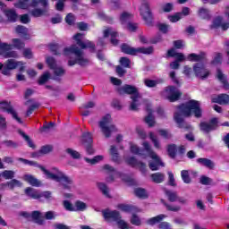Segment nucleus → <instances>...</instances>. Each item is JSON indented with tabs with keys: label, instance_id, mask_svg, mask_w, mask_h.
<instances>
[{
	"label": "nucleus",
	"instance_id": "3",
	"mask_svg": "<svg viewBox=\"0 0 229 229\" xmlns=\"http://www.w3.org/2000/svg\"><path fill=\"white\" fill-rule=\"evenodd\" d=\"M64 56H69V55H74L76 56L75 60H69L68 65L72 67L73 65H80L81 67H87L90 64V60L84 58L83 52L76 45H72L70 47L64 48Z\"/></svg>",
	"mask_w": 229,
	"mask_h": 229
},
{
	"label": "nucleus",
	"instance_id": "6",
	"mask_svg": "<svg viewBox=\"0 0 229 229\" xmlns=\"http://www.w3.org/2000/svg\"><path fill=\"white\" fill-rule=\"evenodd\" d=\"M142 146L144 147L145 151H147L148 157L152 158V160H155V162L148 163V167L151 171H158L159 165H164V163L160 160V157L153 151V148H151V145H149V142L144 141Z\"/></svg>",
	"mask_w": 229,
	"mask_h": 229
},
{
	"label": "nucleus",
	"instance_id": "32",
	"mask_svg": "<svg viewBox=\"0 0 229 229\" xmlns=\"http://www.w3.org/2000/svg\"><path fill=\"white\" fill-rule=\"evenodd\" d=\"M155 53V47H137L136 48V55H153Z\"/></svg>",
	"mask_w": 229,
	"mask_h": 229
},
{
	"label": "nucleus",
	"instance_id": "10",
	"mask_svg": "<svg viewBox=\"0 0 229 229\" xmlns=\"http://www.w3.org/2000/svg\"><path fill=\"white\" fill-rule=\"evenodd\" d=\"M73 39L75 40L77 46L81 47V49H90V53H96V44L90 40H87L86 43L83 42V34L82 33H76L73 36Z\"/></svg>",
	"mask_w": 229,
	"mask_h": 229
},
{
	"label": "nucleus",
	"instance_id": "20",
	"mask_svg": "<svg viewBox=\"0 0 229 229\" xmlns=\"http://www.w3.org/2000/svg\"><path fill=\"white\" fill-rule=\"evenodd\" d=\"M216 78H217L218 81H220V83H222L223 89H225V90H229L228 79H227L226 75H225L223 73V71H221V69H219V68L216 70Z\"/></svg>",
	"mask_w": 229,
	"mask_h": 229
},
{
	"label": "nucleus",
	"instance_id": "51",
	"mask_svg": "<svg viewBox=\"0 0 229 229\" xmlns=\"http://www.w3.org/2000/svg\"><path fill=\"white\" fill-rule=\"evenodd\" d=\"M131 153L133 155H139L140 157H144V149H140L137 145L131 146Z\"/></svg>",
	"mask_w": 229,
	"mask_h": 229
},
{
	"label": "nucleus",
	"instance_id": "39",
	"mask_svg": "<svg viewBox=\"0 0 229 229\" xmlns=\"http://www.w3.org/2000/svg\"><path fill=\"white\" fill-rule=\"evenodd\" d=\"M51 79V73L49 72H45L38 80V85H46L47 81Z\"/></svg>",
	"mask_w": 229,
	"mask_h": 229
},
{
	"label": "nucleus",
	"instance_id": "57",
	"mask_svg": "<svg viewBox=\"0 0 229 229\" xmlns=\"http://www.w3.org/2000/svg\"><path fill=\"white\" fill-rule=\"evenodd\" d=\"M13 44L16 49L20 50L24 49V47H26V44L19 38H13Z\"/></svg>",
	"mask_w": 229,
	"mask_h": 229
},
{
	"label": "nucleus",
	"instance_id": "38",
	"mask_svg": "<svg viewBox=\"0 0 229 229\" xmlns=\"http://www.w3.org/2000/svg\"><path fill=\"white\" fill-rule=\"evenodd\" d=\"M49 49L53 55L55 56H61L62 55V46L58 44H50Z\"/></svg>",
	"mask_w": 229,
	"mask_h": 229
},
{
	"label": "nucleus",
	"instance_id": "26",
	"mask_svg": "<svg viewBox=\"0 0 229 229\" xmlns=\"http://www.w3.org/2000/svg\"><path fill=\"white\" fill-rule=\"evenodd\" d=\"M15 32L18 35H21V37H22V38H24L25 40H30V35L28 33V28H26L22 25H17L15 27Z\"/></svg>",
	"mask_w": 229,
	"mask_h": 229
},
{
	"label": "nucleus",
	"instance_id": "41",
	"mask_svg": "<svg viewBox=\"0 0 229 229\" xmlns=\"http://www.w3.org/2000/svg\"><path fill=\"white\" fill-rule=\"evenodd\" d=\"M161 203L165 207L168 212H179V210H182V208L180 206L169 205L164 199H161Z\"/></svg>",
	"mask_w": 229,
	"mask_h": 229
},
{
	"label": "nucleus",
	"instance_id": "4",
	"mask_svg": "<svg viewBox=\"0 0 229 229\" xmlns=\"http://www.w3.org/2000/svg\"><path fill=\"white\" fill-rule=\"evenodd\" d=\"M102 216L105 221H114L119 229H130V225L126 221L123 220L121 213L117 210L110 211V209H105L102 211Z\"/></svg>",
	"mask_w": 229,
	"mask_h": 229
},
{
	"label": "nucleus",
	"instance_id": "34",
	"mask_svg": "<svg viewBox=\"0 0 229 229\" xmlns=\"http://www.w3.org/2000/svg\"><path fill=\"white\" fill-rule=\"evenodd\" d=\"M165 194L170 203L178 201V192L170 190H165Z\"/></svg>",
	"mask_w": 229,
	"mask_h": 229
},
{
	"label": "nucleus",
	"instance_id": "9",
	"mask_svg": "<svg viewBox=\"0 0 229 229\" xmlns=\"http://www.w3.org/2000/svg\"><path fill=\"white\" fill-rule=\"evenodd\" d=\"M140 13L147 26H153L154 17L148 3H144L141 4Z\"/></svg>",
	"mask_w": 229,
	"mask_h": 229
},
{
	"label": "nucleus",
	"instance_id": "18",
	"mask_svg": "<svg viewBox=\"0 0 229 229\" xmlns=\"http://www.w3.org/2000/svg\"><path fill=\"white\" fill-rule=\"evenodd\" d=\"M207 59V54L205 52H200L199 55L191 53L187 55L186 60L188 62H203Z\"/></svg>",
	"mask_w": 229,
	"mask_h": 229
},
{
	"label": "nucleus",
	"instance_id": "24",
	"mask_svg": "<svg viewBox=\"0 0 229 229\" xmlns=\"http://www.w3.org/2000/svg\"><path fill=\"white\" fill-rule=\"evenodd\" d=\"M212 102L217 103V105H229V95L226 93L219 94L213 98Z\"/></svg>",
	"mask_w": 229,
	"mask_h": 229
},
{
	"label": "nucleus",
	"instance_id": "12",
	"mask_svg": "<svg viewBox=\"0 0 229 229\" xmlns=\"http://www.w3.org/2000/svg\"><path fill=\"white\" fill-rule=\"evenodd\" d=\"M19 65H22V62H17L13 59H9L6 61L4 64L0 63V71H2V74L4 76H12L10 71H13V69H17Z\"/></svg>",
	"mask_w": 229,
	"mask_h": 229
},
{
	"label": "nucleus",
	"instance_id": "37",
	"mask_svg": "<svg viewBox=\"0 0 229 229\" xmlns=\"http://www.w3.org/2000/svg\"><path fill=\"white\" fill-rule=\"evenodd\" d=\"M131 19H133V14L124 12L120 16V22L121 24H129Z\"/></svg>",
	"mask_w": 229,
	"mask_h": 229
},
{
	"label": "nucleus",
	"instance_id": "22",
	"mask_svg": "<svg viewBox=\"0 0 229 229\" xmlns=\"http://www.w3.org/2000/svg\"><path fill=\"white\" fill-rule=\"evenodd\" d=\"M24 182H27L32 187H40L42 185V182L37 179L32 174H25L23 175Z\"/></svg>",
	"mask_w": 229,
	"mask_h": 229
},
{
	"label": "nucleus",
	"instance_id": "54",
	"mask_svg": "<svg viewBox=\"0 0 229 229\" xmlns=\"http://www.w3.org/2000/svg\"><path fill=\"white\" fill-rule=\"evenodd\" d=\"M145 123L148 124L149 128H153V126H155V118L153 117V113H148V114L145 117Z\"/></svg>",
	"mask_w": 229,
	"mask_h": 229
},
{
	"label": "nucleus",
	"instance_id": "14",
	"mask_svg": "<svg viewBox=\"0 0 229 229\" xmlns=\"http://www.w3.org/2000/svg\"><path fill=\"white\" fill-rule=\"evenodd\" d=\"M219 122L217 121L216 117L211 118L209 120V123L202 122L199 123L200 131H203V133H210V131H215V130H217Z\"/></svg>",
	"mask_w": 229,
	"mask_h": 229
},
{
	"label": "nucleus",
	"instance_id": "27",
	"mask_svg": "<svg viewBox=\"0 0 229 229\" xmlns=\"http://www.w3.org/2000/svg\"><path fill=\"white\" fill-rule=\"evenodd\" d=\"M24 192L25 195L30 198L31 199H40V193L38 192V191L31 187H27Z\"/></svg>",
	"mask_w": 229,
	"mask_h": 229
},
{
	"label": "nucleus",
	"instance_id": "19",
	"mask_svg": "<svg viewBox=\"0 0 229 229\" xmlns=\"http://www.w3.org/2000/svg\"><path fill=\"white\" fill-rule=\"evenodd\" d=\"M119 210H122V212H125L126 214L133 213L136 214L137 212H140L139 208L133 205L130 204H118Z\"/></svg>",
	"mask_w": 229,
	"mask_h": 229
},
{
	"label": "nucleus",
	"instance_id": "17",
	"mask_svg": "<svg viewBox=\"0 0 229 229\" xmlns=\"http://www.w3.org/2000/svg\"><path fill=\"white\" fill-rule=\"evenodd\" d=\"M110 38V43L112 46H119V39H117V37H119V32L115 30H112V28L106 29L104 30V38Z\"/></svg>",
	"mask_w": 229,
	"mask_h": 229
},
{
	"label": "nucleus",
	"instance_id": "60",
	"mask_svg": "<svg viewBox=\"0 0 229 229\" xmlns=\"http://www.w3.org/2000/svg\"><path fill=\"white\" fill-rule=\"evenodd\" d=\"M54 75L57 78H62V76H65V69L62 66H56L54 70Z\"/></svg>",
	"mask_w": 229,
	"mask_h": 229
},
{
	"label": "nucleus",
	"instance_id": "36",
	"mask_svg": "<svg viewBox=\"0 0 229 229\" xmlns=\"http://www.w3.org/2000/svg\"><path fill=\"white\" fill-rule=\"evenodd\" d=\"M134 194L137 196V198H140V199H148L149 198V195H148V191L144 188H136L134 190Z\"/></svg>",
	"mask_w": 229,
	"mask_h": 229
},
{
	"label": "nucleus",
	"instance_id": "64",
	"mask_svg": "<svg viewBox=\"0 0 229 229\" xmlns=\"http://www.w3.org/2000/svg\"><path fill=\"white\" fill-rule=\"evenodd\" d=\"M223 24V16H217L213 21V28H221Z\"/></svg>",
	"mask_w": 229,
	"mask_h": 229
},
{
	"label": "nucleus",
	"instance_id": "43",
	"mask_svg": "<svg viewBox=\"0 0 229 229\" xmlns=\"http://www.w3.org/2000/svg\"><path fill=\"white\" fill-rule=\"evenodd\" d=\"M94 140L92 139V134L90 132L82 133V144L87 146L89 144H93Z\"/></svg>",
	"mask_w": 229,
	"mask_h": 229
},
{
	"label": "nucleus",
	"instance_id": "55",
	"mask_svg": "<svg viewBox=\"0 0 229 229\" xmlns=\"http://www.w3.org/2000/svg\"><path fill=\"white\" fill-rule=\"evenodd\" d=\"M181 177L184 183H191V182H192L191 175L189 174V171L187 170H182L181 172Z\"/></svg>",
	"mask_w": 229,
	"mask_h": 229
},
{
	"label": "nucleus",
	"instance_id": "8",
	"mask_svg": "<svg viewBox=\"0 0 229 229\" xmlns=\"http://www.w3.org/2000/svg\"><path fill=\"white\" fill-rule=\"evenodd\" d=\"M111 119L112 116L107 114L102 118V121L99 122V128L106 139H110V137H112V131H115V125L108 126Z\"/></svg>",
	"mask_w": 229,
	"mask_h": 229
},
{
	"label": "nucleus",
	"instance_id": "33",
	"mask_svg": "<svg viewBox=\"0 0 229 229\" xmlns=\"http://www.w3.org/2000/svg\"><path fill=\"white\" fill-rule=\"evenodd\" d=\"M167 155L170 158H176V153H178V147L176 146V144H169L167 145Z\"/></svg>",
	"mask_w": 229,
	"mask_h": 229
},
{
	"label": "nucleus",
	"instance_id": "5",
	"mask_svg": "<svg viewBox=\"0 0 229 229\" xmlns=\"http://www.w3.org/2000/svg\"><path fill=\"white\" fill-rule=\"evenodd\" d=\"M116 92L119 94V96H124V94L131 96V99L132 101L131 103H137V101H139V98H140L139 89L130 84H124L122 87H118L116 89Z\"/></svg>",
	"mask_w": 229,
	"mask_h": 229
},
{
	"label": "nucleus",
	"instance_id": "62",
	"mask_svg": "<svg viewBox=\"0 0 229 229\" xmlns=\"http://www.w3.org/2000/svg\"><path fill=\"white\" fill-rule=\"evenodd\" d=\"M51 151H53V145H45L41 147L38 153L41 155H47V153H51Z\"/></svg>",
	"mask_w": 229,
	"mask_h": 229
},
{
	"label": "nucleus",
	"instance_id": "53",
	"mask_svg": "<svg viewBox=\"0 0 229 229\" xmlns=\"http://www.w3.org/2000/svg\"><path fill=\"white\" fill-rule=\"evenodd\" d=\"M2 176L4 180H13V178H15V172L12 170H4L2 173Z\"/></svg>",
	"mask_w": 229,
	"mask_h": 229
},
{
	"label": "nucleus",
	"instance_id": "11",
	"mask_svg": "<svg viewBox=\"0 0 229 229\" xmlns=\"http://www.w3.org/2000/svg\"><path fill=\"white\" fill-rule=\"evenodd\" d=\"M0 110H2V112H6L7 114H10L12 115L13 119H14V121H17V123H19V124L23 123L22 119H21V117H19V114H17V112L13 108V106H12V102H8L6 100L1 101L0 102Z\"/></svg>",
	"mask_w": 229,
	"mask_h": 229
},
{
	"label": "nucleus",
	"instance_id": "13",
	"mask_svg": "<svg viewBox=\"0 0 229 229\" xmlns=\"http://www.w3.org/2000/svg\"><path fill=\"white\" fill-rule=\"evenodd\" d=\"M165 91L166 92V99L170 101V103H175V101H179L182 98V91L178 90L175 86H168L165 88Z\"/></svg>",
	"mask_w": 229,
	"mask_h": 229
},
{
	"label": "nucleus",
	"instance_id": "31",
	"mask_svg": "<svg viewBox=\"0 0 229 229\" xmlns=\"http://www.w3.org/2000/svg\"><path fill=\"white\" fill-rule=\"evenodd\" d=\"M150 178L154 183H163L164 180H165V174L157 172L150 174Z\"/></svg>",
	"mask_w": 229,
	"mask_h": 229
},
{
	"label": "nucleus",
	"instance_id": "29",
	"mask_svg": "<svg viewBox=\"0 0 229 229\" xmlns=\"http://www.w3.org/2000/svg\"><path fill=\"white\" fill-rule=\"evenodd\" d=\"M2 186L8 187L10 191H13L15 187H22V182L17 179H11V181L3 183Z\"/></svg>",
	"mask_w": 229,
	"mask_h": 229
},
{
	"label": "nucleus",
	"instance_id": "52",
	"mask_svg": "<svg viewBox=\"0 0 229 229\" xmlns=\"http://www.w3.org/2000/svg\"><path fill=\"white\" fill-rule=\"evenodd\" d=\"M85 162H88V164H90L91 165H95V164H98V162H101L103 160V156H96L93 158L85 157Z\"/></svg>",
	"mask_w": 229,
	"mask_h": 229
},
{
	"label": "nucleus",
	"instance_id": "45",
	"mask_svg": "<svg viewBox=\"0 0 229 229\" xmlns=\"http://www.w3.org/2000/svg\"><path fill=\"white\" fill-rule=\"evenodd\" d=\"M131 224L133 225L134 226H140L142 225V220L139 216V215L133 213L131 216L130 220Z\"/></svg>",
	"mask_w": 229,
	"mask_h": 229
},
{
	"label": "nucleus",
	"instance_id": "56",
	"mask_svg": "<svg viewBox=\"0 0 229 229\" xmlns=\"http://www.w3.org/2000/svg\"><path fill=\"white\" fill-rule=\"evenodd\" d=\"M97 185L99 191L104 194V196H106L108 198L109 197L108 186H106L105 182H98Z\"/></svg>",
	"mask_w": 229,
	"mask_h": 229
},
{
	"label": "nucleus",
	"instance_id": "30",
	"mask_svg": "<svg viewBox=\"0 0 229 229\" xmlns=\"http://www.w3.org/2000/svg\"><path fill=\"white\" fill-rule=\"evenodd\" d=\"M198 15L203 21H210L212 16L210 15V11L205 7H201L198 11Z\"/></svg>",
	"mask_w": 229,
	"mask_h": 229
},
{
	"label": "nucleus",
	"instance_id": "21",
	"mask_svg": "<svg viewBox=\"0 0 229 229\" xmlns=\"http://www.w3.org/2000/svg\"><path fill=\"white\" fill-rule=\"evenodd\" d=\"M4 15L9 22H17V20L19 19V14H17V12L13 9L4 10Z\"/></svg>",
	"mask_w": 229,
	"mask_h": 229
},
{
	"label": "nucleus",
	"instance_id": "25",
	"mask_svg": "<svg viewBox=\"0 0 229 229\" xmlns=\"http://www.w3.org/2000/svg\"><path fill=\"white\" fill-rule=\"evenodd\" d=\"M165 217H167V216H165L164 214L157 215V216L148 218L147 220V225H149V226H155V225H158V223L161 224L162 221H164V219H165Z\"/></svg>",
	"mask_w": 229,
	"mask_h": 229
},
{
	"label": "nucleus",
	"instance_id": "42",
	"mask_svg": "<svg viewBox=\"0 0 229 229\" xmlns=\"http://www.w3.org/2000/svg\"><path fill=\"white\" fill-rule=\"evenodd\" d=\"M110 155L112 157L113 162L119 164V152L117 151V148L114 145H112L110 148Z\"/></svg>",
	"mask_w": 229,
	"mask_h": 229
},
{
	"label": "nucleus",
	"instance_id": "35",
	"mask_svg": "<svg viewBox=\"0 0 229 229\" xmlns=\"http://www.w3.org/2000/svg\"><path fill=\"white\" fill-rule=\"evenodd\" d=\"M30 14L32 15V17H44L47 15V7H43V9H40V8L33 9L30 12Z\"/></svg>",
	"mask_w": 229,
	"mask_h": 229
},
{
	"label": "nucleus",
	"instance_id": "47",
	"mask_svg": "<svg viewBox=\"0 0 229 229\" xmlns=\"http://www.w3.org/2000/svg\"><path fill=\"white\" fill-rule=\"evenodd\" d=\"M120 66L124 67L125 69H130L131 67V61L126 56L120 58Z\"/></svg>",
	"mask_w": 229,
	"mask_h": 229
},
{
	"label": "nucleus",
	"instance_id": "16",
	"mask_svg": "<svg viewBox=\"0 0 229 229\" xmlns=\"http://www.w3.org/2000/svg\"><path fill=\"white\" fill-rule=\"evenodd\" d=\"M21 216H22V217H25V219L32 218V221H34V223L39 225L40 226L44 225V216H42V213L38 210L32 211L31 214L23 211L21 213Z\"/></svg>",
	"mask_w": 229,
	"mask_h": 229
},
{
	"label": "nucleus",
	"instance_id": "61",
	"mask_svg": "<svg viewBox=\"0 0 229 229\" xmlns=\"http://www.w3.org/2000/svg\"><path fill=\"white\" fill-rule=\"evenodd\" d=\"M39 107H40V104L38 103L32 104L30 106H29L26 112V117H30V115H31V114H33V112H35V110H38V108Z\"/></svg>",
	"mask_w": 229,
	"mask_h": 229
},
{
	"label": "nucleus",
	"instance_id": "63",
	"mask_svg": "<svg viewBox=\"0 0 229 229\" xmlns=\"http://www.w3.org/2000/svg\"><path fill=\"white\" fill-rule=\"evenodd\" d=\"M212 179L210 177H208L206 175H201L200 179H199V183H201V185H210V183H212Z\"/></svg>",
	"mask_w": 229,
	"mask_h": 229
},
{
	"label": "nucleus",
	"instance_id": "50",
	"mask_svg": "<svg viewBox=\"0 0 229 229\" xmlns=\"http://www.w3.org/2000/svg\"><path fill=\"white\" fill-rule=\"evenodd\" d=\"M66 153L72 157L74 160H78L81 158V154L80 152L72 149V148H66Z\"/></svg>",
	"mask_w": 229,
	"mask_h": 229
},
{
	"label": "nucleus",
	"instance_id": "15",
	"mask_svg": "<svg viewBox=\"0 0 229 229\" xmlns=\"http://www.w3.org/2000/svg\"><path fill=\"white\" fill-rule=\"evenodd\" d=\"M193 72L197 78L200 80H207L210 76V71H208L205 64L197 63L193 65Z\"/></svg>",
	"mask_w": 229,
	"mask_h": 229
},
{
	"label": "nucleus",
	"instance_id": "49",
	"mask_svg": "<svg viewBox=\"0 0 229 229\" xmlns=\"http://www.w3.org/2000/svg\"><path fill=\"white\" fill-rule=\"evenodd\" d=\"M64 21L68 26H74V22H76V17L74 14H72V13H70L65 16Z\"/></svg>",
	"mask_w": 229,
	"mask_h": 229
},
{
	"label": "nucleus",
	"instance_id": "2",
	"mask_svg": "<svg viewBox=\"0 0 229 229\" xmlns=\"http://www.w3.org/2000/svg\"><path fill=\"white\" fill-rule=\"evenodd\" d=\"M19 162H22L25 165H30L31 167H38L40 169L44 174H46L48 180H54V182H57V183H61L63 189L64 191H71V185H72L73 181L72 178L67 176L58 168H52L56 174H53L49 172V170L46 169L42 165L37 163V161H30L28 159H24L22 157L18 158Z\"/></svg>",
	"mask_w": 229,
	"mask_h": 229
},
{
	"label": "nucleus",
	"instance_id": "7",
	"mask_svg": "<svg viewBox=\"0 0 229 229\" xmlns=\"http://www.w3.org/2000/svg\"><path fill=\"white\" fill-rule=\"evenodd\" d=\"M40 4L42 8H47L49 6L48 0H31L30 4V0H19V2L15 4L16 8H20L21 10H28L30 6L31 8H37Z\"/></svg>",
	"mask_w": 229,
	"mask_h": 229
},
{
	"label": "nucleus",
	"instance_id": "44",
	"mask_svg": "<svg viewBox=\"0 0 229 229\" xmlns=\"http://www.w3.org/2000/svg\"><path fill=\"white\" fill-rule=\"evenodd\" d=\"M87 210V203L81 200L75 201V212H85Z\"/></svg>",
	"mask_w": 229,
	"mask_h": 229
},
{
	"label": "nucleus",
	"instance_id": "59",
	"mask_svg": "<svg viewBox=\"0 0 229 229\" xmlns=\"http://www.w3.org/2000/svg\"><path fill=\"white\" fill-rule=\"evenodd\" d=\"M148 136L150 140L154 144V148H156L157 149H160V141H158V139L157 138V136H155V133L149 132Z\"/></svg>",
	"mask_w": 229,
	"mask_h": 229
},
{
	"label": "nucleus",
	"instance_id": "46",
	"mask_svg": "<svg viewBox=\"0 0 229 229\" xmlns=\"http://www.w3.org/2000/svg\"><path fill=\"white\" fill-rule=\"evenodd\" d=\"M143 83H144L145 87H148V89H155V87H157V85H158V83H160V81H158L157 80L145 79Z\"/></svg>",
	"mask_w": 229,
	"mask_h": 229
},
{
	"label": "nucleus",
	"instance_id": "28",
	"mask_svg": "<svg viewBox=\"0 0 229 229\" xmlns=\"http://www.w3.org/2000/svg\"><path fill=\"white\" fill-rule=\"evenodd\" d=\"M197 162L198 164H200V165H203L208 169H214V167H216V165L214 164V162L206 157H199L197 159Z\"/></svg>",
	"mask_w": 229,
	"mask_h": 229
},
{
	"label": "nucleus",
	"instance_id": "23",
	"mask_svg": "<svg viewBox=\"0 0 229 229\" xmlns=\"http://www.w3.org/2000/svg\"><path fill=\"white\" fill-rule=\"evenodd\" d=\"M121 51L124 53V55H130L131 56H137V48L133 47H130L127 43H123L121 45Z\"/></svg>",
	"mask_w": 229,
	"mask_h": 229
},
{
	"label": "nucleus",
	"instance_id": "58",
	"mask_svg": "<svg viewBox=\"0 0 229 229\" xmlns=\"http://www.w3.org/2000/svg\"><path fill=\"white\" fill-rule=\"evenodd\" d=\"M3 144H4L6 148H12L13 149H17L19 148V143L11 140H4Z\"/></svg>",
	"mask_w": 229,
	"mask_h": 229
},
{
	"label": "nucleus",
	"instance_id": "1",
	"mask_svg": "<svg viewBox=\"0 0 229 229\" xmlns=\"http://www.w3.org/2000/svg\"><path fill=\"white\" fill-rule=\"evenodd\" d=\"M201 119L203 117V109L199 101L191 99L186 103H182L176 106V111L174 113V121L177 127L186 131L191 130V124L187 123L185 119L192 117Z\"/></svg>",
	"mask_w": 229,
	"mask_h": 229
},
{
	"label": "nucleus",
	"instance_id": "40",
	"mask_svg": "<svg viewBox=\"0 0 229 229\" xmlns=\"http://www.w3.org/2000/svg\"><path fill=\"white\" fill-rule=\"evenodd\" d=\"M18 133L19 135L23 137L24 140H26V142L28 143L29 148H32L33 149H35V143H33V141L31 140V138H30L28 134L25 133L24 131L18 130Z\"/></svg>",
	"mask_w": 229,
	"mask_h": 229
},
{
	"label": "nucleus",
	"instance_id": "48",
	"mask_svg": "<svg viewBox=\"0 0 229 229\" xmlns=\"http://www.w3.org/2000/svg\"><path fill=\"white\" fill-rule=\"evenodd\" d=\"M47 65H48L49 69L52 71L55 70L56 66V59L53 56H47L46 59Z\"/></svg>",
	"mask_w": 229,
	"mask_h": 229
}]
</instances>
